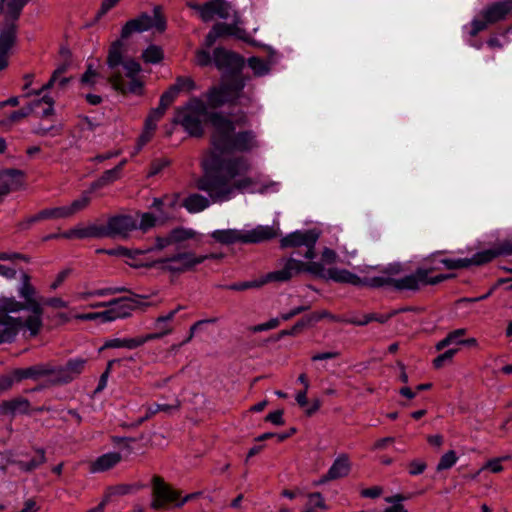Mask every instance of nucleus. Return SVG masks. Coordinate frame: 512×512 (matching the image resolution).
Returning <instances> with one entry per match:
<instances>
[{
    "mask_svg": "<svg viewBox=\"0 0 512 512\" xmlns=\"http://www.w3.org/2000/svg\"><path fill=\"white\" fill-rule=\"evenodd\" d=\"M404 499H405V497L401 494H396L394 496L387 497L385 499L386 502L393 503V505L386 508L384 511L385 512H407L406 509L404 508V506L400 503Z\"/></svg>",
    "mask_w": 512,
    "mask_h": 512,
    "instance_id": "47",
    "label": "nucleus"
},
{
    "mask_svg": "<svg viewBox=\"0 0 512 512\" xmlns=\"http://www.w3.org/2000/svg\"><path fill=\"white\" fill-rule=\"evenodd\" d=\"M177 94L181 91H191L195 88V82L191 77H177L175 84L171 86Z\"/></svg>",
    "mask_w": 512,
    "mask_h": 512,
    "instance_id": "45",
    "label": "nucleus"
},
{
    "mask_svg": "<svg viewBox=\"0 0 512 512\" xmlns=\"http://www.w3.org/2000/svg\"><path fill=\"white\" fill-rule=\"evenodd\" d=\"M202 21L209 22L215 16L221 19L231 17V5L226 0H210L203 4Z\"/></svg>",
    "mask_w": 512,
    "mask_h": 512,
    "instance_id": "18",
    "label": "nucleus"
},
{
    "mask_svg": "<svg viewBox=\"0 0 512 512\" xmlns=\"http://www.w3.org/2000/svg\"><path fill=\"white\" fill-rule=\"evenodd\" d=\"M351 470V463L349 457L346 454L339 455L327 471L325 475L321 477L319 483H326L332 480L340 479L349 474Z\"/></svg>",
    "mask_w": 512,
    "mask_h": 512,
    "instance_id": "21",
    "label": "nucleus"
},
{
    "mask_svg": "<svg viewBox=\"0 0 512 512\" xmlns=\"http://www.w3.org/2000/svg\"><path fill=\"white\" fill-rule=\"evenodd\" d=\"M163 50L161 47L157 45H150L146 50L142 53V59L146 63L156 64L159 63L163 59Z\"/></svg>",
    "mask_w": 512,
    "mask_h": 512,
    "instance_id": "38",
    "label": "nucleus"
},
{
    "mask_svg": "<svg viewBox=\"0 0 512 512\" xmlns=\"http://www.w3.org/2000/svg\"><path fill=\"white\" fill-rule=\"evenodd\" d=\"M213 29L217 33L218 37L229 36L234 34V26L226 23H216Z\"/></svg>",
    "mask_w": 512,
    "mask_h": 512,
    "instance_id": "61",
    "label": "nucleus"
},
{
    "mask_svg": "<svg viewBox=\"0 0 512 512\" xmlns=\"http://www.w3.org/2000/svg\"><path fill=\"white\" fill-rule=\"evenodd\" d=\"M278 235V228L261 225L249 231L238 229H223L215 230L210 234L215 242L222 245H232L235 243H261L274 239Z\"/></svg>",
    "mask_w": 512,
    "mask_h": 512,
    "instance_id": "5",
    "label": "nucleus"
},
{
    "mask_svg": "<svg viewBox=\"0 0 512 512\" xmlns=\"http://www.w3.org/2000/svg\"><path fill=\"white\" fill-rule=\"evenodd\" d=\"M127 291L128 290L125 287L102 288V289H97V290H94V291H91V292L82 293L80 295V298L85 300V299H87L88 297H91V296H107V295H113V294H116V293H122V292H127Z\"/></svg>",
    "mask_w": 512,
    "mask_h": 512,
    "instance_id": "42",
    "label": "nucleus"
},
{
    "mask_svg": "<svg viewBox=\"0 0 512 512\" xmlns=\"http://www.w3.org/2000/svg\"><path fill=\"white\" fill-rule=\"evenodd\" d=\"M27 0H1L0 14L3 25L0 30V70L8 65V52L16 41V21Z\"/></svg>",
    "mask_w": 512,
    "mask_h": 512,
    "instance_id": "4",
    "label": "nucleus"
},
{
    "mask_svg": "<svg viewBox=\"0 0 512 512\" xmlns=\"http://www.w3.org/2000/svg\"><path fill=\"white\" fill-rule=\"evenodd\" d=\"M153 27L159 32H163L166 29V19L162 14V7L159 5L153 8V16H150L147 13H142L137 18L126 22L121 30V37L125 39L132 33L144 32Z\"/></svg>",
    "mask_w": 512,
    "mask_h": 512,
    "instance_id": "7",
    "label": "nucleus"
},
{
    "mask_svg": "<svg viewBox=\"0 0 512 512\" xmlns=\"http://www.w3.org/2000/svg\"><path fill=\"white\" fill-rule=\"evenodd\" d=\"M123 67L126 71V76L129 78L135 77L141 71L140 64L135 60H127L123 62Z\"/></svg>",
    "mask_w": 512,
    "mask_h": 512,
    "instance_id": "54",
    "label": "nucleus"
},
{
    "mask_svg": "<svg viewBox=\"0 0 512 512\" xmlns=\"http://www.w3.org/2000/svg\"><path fill=\"white\" fill-rule=\"evenodd\" d=\"M488 25H490L489 22H487V19H484L482 17V19H473V21L471 22V31H470V36L472 37H475L479 32L485 30Z\"/></svg>",
    "mask_w": 512,
    "mask_h": 512,
    "instance_id": "55",
    "label": "nucleus"
},
{
    "mask_svg": "<svg viewBox=\"0 0 512 512\" xmlns=\"http://www.w3.org/2000/svg\"><path fill=\"white\" fill-rule=\"evenodd\" d=\"M209 122L213 128L210 142L211 150L202 159L203 175L196 180V188L210 195L214 203L229 201L234 192L244 191L254 184L246 177L251 165L244 156L225 157L223 153L250 152L259 147L257 134L253 130L236 132V126H244L248 119L245 115L236 121L219 112H211Z\"/></svg>",
    "mask_w": 512,
    "mask_h": 512,
    "instance_id": "1",
    "label": "nucleus"
},
{
    "mask_svg": "<svg viewBox=\"0 0 512 512\" xmlns=\"http://www.w3.org/2000/svg\"><path fill=\"white\" fill-rule=\"evenodd\" d=\"M205 257H198L193 252L177 253L171 257L157 261L156 263H165V269L173 273H182L192 270L195 266L203 263Z\"/></svg>",
    "mask_w": 512,
    "mask_h": 512,
    "instance_id": "13",
    "label": "nucleus"
},
{
    "mask_svg": "<svg viewBox=\"0 0 512 512\" xmlns=\"http://www.w3.org/2000/svg\"><path fill=\"white\" fill-rule=\"evenodd\" d=\"M511 11L512 0H504L487 6L481 11L480 15L484 19H487V22L491 25L504 20Z\"/></svg>",
    "mask_w": 512,
    "mask_h": 512,
    "instance_id": "19",
    "label": "nucleus"
},
{
    "mask_svg": "<svg viewBox=\"0 0 512 512\" xmlns=\"http://www.w3.org/2000/svg\"><path fill=\"white\" fill-rule=\"evenodd\" d=\"M91 201L89 192H84L80 198L75 199L70 205L66 206L69 217L73 216L77 212L85 209Z\"/></svg>",
    "mask_w": 512,
    "mask_h": 512,
    "instance_id": "39",
    "label": "nucleus"
},
{
    "mask_svg": "<svg viewBox=\"0 0 512 512\" xmlns=\"http://www.w3.org/2000/svg\"><path fill=\"white\" fill-rule=\"evenodd\" d=\"M53 369L52 363H38L26 368H16L13 370V375L16 379V382H21L25 379H31L34 381H38L42 378H52Z\"/></svg>",
    "mask_w": 512,
    "mask_h": 512,
    "instance_id": "15",
    "label": "nucleus"
},
{
    "mask_svg": "<svg viewBox=\"0 0 512 512\" xmlns=\"http://www.w3.org/2000/svg\"><path fill=\"white\" fill-rule=\"evenodd\" d=\"M343 321L348 324H352V325H356V326H365V325L369 324L370 322H372V316H371V313H369V314H364L360 317L352 316Z\"/></svg>",
    "mask_w": 512,
    "mask_h": 512,
    "instance_id": "57",
    "label": "nucleus"
},
{
    "mask_svg": "<svg viewBox=\"0 0 512 512\" xmlns=\"http://www.w3.org/2000/svg\"><path fill=\"white\" fill-rule=\"evenodd\" d=\"M283 410H276L274 412H270L266 415L265 421L270 422L277 426L284 425L285 421L283 419Z\"/></svg>",
    "mask_w": 512,
    "mask_h": 512,
    "instance_id": "62",
    "label": "nucleus"
},
{
    "mask_svg": "<svg viewBox=\"0 0 512 512\" xmlns=\"http://www.w3.org/2000/svg\"><path fill=\"white\" fill-rule=\"evenodd\" d=\"M282 271H283V268L281 270L273 271V272L266 274V276L260 280L233 283V284H229V285H223L221 287L224 289H227V290L244 291V290L251 289V288H259V287L263 286L264 284H266L268 282H272V281L286 282L287 280L278 279L277 276H274L275 274L281 273Z\"/></svg>",
    "mask_w": 512,
    "mask_h": 512,
    "instance_id": "23",
    "label": "nucleus"
},
{
    "mask_svg": "<svg viewBox=\"0 0 512 512\" xmlns=\"http://www.w3.org/2000/svg\"><path fill=\"white\" fill-rule=\"evenodd\" d=\"M210 201L214 202L210 196L207 198L201 194L193 193L183 200L182 206L190 213H198L208 208Z\"/></svg>",
    "mask_w": 512,
    "mask_h": 512,
    "instance_id": "26",
    "label": "nucleus"
},
{
    "mask_svg": "<svg viewBox=\"0 0 512 512\" xmlns=\"http://www.w3.org/2000/svg\"><path fill=\"white\" fill-rule=\"evenodd\" d=\"M320 234L315 229L305 231H295L280 240L282 248L288 247H301L306 248L304 257L306 259H313L315 257V245Z\"/></svg>",
    "mask_w": 512,
    "mask_h": 512,
    "instance_id": "9",
    "label": "nucleus"
},
{
    "mask_svg": "<svg viewBox=\"0 0 512 512\" xmlns=\"http://www.w3.org/2000/svg\"><path fill=\"white\" fill-rule=\"evenodd\" d=\"M67 70V65L63 64L61 66H59L52 74L51 78L49 79V81L42 86V88L38 91H35L34 94L35 95H41L45 90H48L50 89L51 87H53L55 84H58V86L60 88H64L68 82L70 81L69 78L67 77H61Z\"/></svg>",
    "mask_w": 512,
    "mask_h": 512,
    "instance_id": "30",
    "label": "nucleus"
},
{
    "mask_svg": "<svg viewBox=\"0 0 512 512\" xmlns=\"http://www.w3.org/2000/svg\"><path fill=\"white\" fill-rule=\"evenodd\" d=\"M44 221V217L41 211L34 215H30L26 218H24L22 221L17 223V228L19 231H26L29 230L33 225Z\"/></svg>",
    "mask_w": 512,
    "mask_h": 512,
    "instance_id": "44",
    "label": "nucleus"
},
{
    "mask_svg": "<svg viewBox=\"0 0 512 512\" xmlns=\"http://www.w3.org/2000/svg\"><path fill=\"white\" fill-rule=\"evenodd\" d=\"M426 467H427V465L424 461L413 460L408 465L409 474L412 476L420 475L425 471Z\"/></svg>",
    "mask_w": 512,
    "mask_h": 512,
    "instance_id": "59",
    "label": "nucleus"
},
{
    "mask_svg": "<svg viewBox=\"0 0 512 512\" xmlns=\"http://www.w3.org/2000/svg\"><path fill=\"white\" fill-rule=\"evenodd\" d=\"M301 272H308L316 277L333 280L337 283L371 288L389 287L396 291H418L422 286L435 285L449 278L444 274L430 277V270L423 268L401 277L402 266L399 263L389 264L380 272L379 276L361 278L346 269L333 267L326 270L319 262L304 263L294 258H289L283 271L274 276H277L278 279L290 280Z\"/></svg>",
    "mask_w": 512,
    "mask_h": 512,
    "instance_id": "2",
    "label": "nucleus"
},
{
    "mask_svg": "<svg viewBox=\"0 0 512 512\" xmlns=\"http://www.w3.org/2000/svg\"><path fill=\"white\" fill-rule=\"evenodd\" d=\"M177 96L178 94L176 93V91L172 87H170L161 95L159 106H161V108L167 109L174 102Z\"/></svg>",
    "mask_w": 512,
    "mask_h": 512,
    "instance_id": "50",
    "label": "nucleus"
},
{
    "mask_svg": "<svg viewBox=\"0 0 512 512\" xmlns=\"http://www.w3.org/2000/svg\"><path fill=\"white\" fill-rule=\"evenodd\" d=\"M507 459H509L508 456L491 459L485 464V466L482 469H489L493 473H500L501 471H503V466L501 462Z\"/></svg>",
    "mask_w": 512,
    "mask_h": 512,
    "instance_id": "56",
    "label": "nucleus"
},
{
    "mask_svg": "<svg viewBox=\"0 0 512 512\" xmlns=\"http://www.w3.org/2000/svg\"><path fill=\"white\" fill-rule=\"evenodd\" d=\"M24 173L17 169H7L0 172V198L23 184Z\"/></svg>",
    "mask_w": 512,
    "mask_h": 512,
    "instance_id": "20",
    "label": "nucleus"
},
{
    "mask_svg": "<svg viewBox=\"0 0 512 512\" xmlns=\"http://www.w3.org/2000/svg\"><path fill=\"white\" fill-rule=\"evenodd\" d=\"M71 272H72V270L70 268H66V269L60 271L57 274L55 280L50 285V289L51 290L58 289L63 284V282L68 278V276L71 274Z\"/></svg>",
    "mask_w": 512,
    "mask_h": 512,
    "instance_id": "64",
    "label": "nucleus"
},
{
    "mask_svg": "<svg viewBox=\"0 0 512 512\" xmlns=\"http://www.w3.org/2000/svg\"><path fill=\"white\" fill-rule=\"evenodd\" d=\"M122 460V456L118 452H109L99 456L90 464L92 473L104 472L115 467Z\"/></svg>",
    "mask_w": 512,
    "mask_h": 512,
    "instance_id": "24",
    "label": "nucleus"
},
{
    "mask_svg": "<svg viewBox=\"0 0 512 512\" xmlns=\"http://www.w3.org/2000/svg\"><path fill=\"white\" fill-rule=\"evenodd\" d=\"M41 212L44 220L69 218L66 206L45 208Z\"/></svg>",
    "mask_w": 512,
    "mask_h": 512,
    "instance_id": "43",
    "label": "nucleus"
},
{
    "mask_svg": "<svg viewBox=\"0 0 512 512\" xmlns=\"http://www.w3.org/2000/svg\"><path fill=\"white\" fill-rule=\"evenodd\" d=\"M4 414H27L30 409V402L23 397H17L9 401H4L0 406Z\"/></svg>",
    "mask_w": 512,
    "mask_h": 512,
    "instance_id": "27",
    "label": "nucleus"
},
{
    "mask_svg": "<svg viewBox=\"0 0 512 512\" xmlns=\"http://www.w3.org/2000/svg\"><path fill=\"white\" fill-rule=\"evenodd\" d=\"M98 76V73L93 69L92 65L89 64L86 72L81 77V83L93 86L95 84V78Z\"/></svg>",
    "mask_w": 512,
    "mask_h": 512,
    "instance_id": "63",
    "label": "nucleus"
},
{
    "mask_svg": "<svg viewBox=\"0 0 512 512\" xmlns=\"http://www.w3.org/2000/svg\"><path fill=\"white\" fill-rule=\"evenodd\" d=\"M213 62L219 70H228L230 75H223L218 85H214L205 93V99L212 109L224 105L234 106L242 104L246 97L244 87L245 78L239 73L244 60L238 54L224 48H216L213 52Z\"/></svg>",
    "mask_w": 512,
    "mask_h": 512,
    "instance_id": "3",
    "label": "nucleus"
},
{
    "mask_svg": "<svg viewBox=\"0 0 512 512\" xmlns=\"http://www.w3.org/2000/svg\"><path fill=\"white\" fill-rule=\"evenodd\" d=\"M33 111V106H32V103L26 107V108H22L18 111H14L11 113V115L9 116L8 118V121L13 123V122H17L25 117H27L31 112Z\"/></svg>",
    "mask_w": 512,
    "mask_h": 512,
    "instance_id": "60",
    "label": "nucleus"
},
{
    "mask_svg": "<svg viewBox=\"0 0 512 512\" xmlns=\"http://www.w3.org/2000/svg\"><path fill=\"white\" fill-rule=\"evenodd\" d=\"M108 304L114 320L129 317L133 310L130 300L125 297L111 300Z\"/></svg>",
    "mask_w": 512,
    "mask_h": 512,
    "instance_id": "29",
    "label": "nucleus"
},
{
    "mask_svg": "<svg viewBox=\"0 0 512 512\" xmlns=\"http://www.w3.org/2000/svg\"><path fill=\"white\" fill-rule=\"evenodd\" d=\"M42 103H45L47 105V107L43 109V116L51 115L54 111V100L51 97L44 95L40 100H37L32 103L33 109L35 107L40 106Z\"/></svg>",
    "mask_w": 512,
    "mask_h": 512,
    "instance_id": "53",
    "label": "nucleus"
},
{
    "mask_svg": "<svg viewBox=\"0 0 512 512\" xmlns=\"http://www.w3.org/2000/svg\"><path fill=\"white\" fill-rule=\"evenodd\" d=\"M23 328L21 317H12L6 313L0 314V344L11 343Z\"/></svg>",
    "mask_w": 512,
    "mask_h": 512,
    "instance_id": "16",
    "label": "nucleus"
},
{
    "mask_svg": "<svg viewBox=\"0 0 512 512\" xmlns=\"http://www.w3.org/2000/svg\"><path fill=\"white\" fill-rule=\"evenodd\" d=\"M177 96L178 94L176 93V91L172 87H170L161 95L159 106H161V108L167 109L174 102Z\"/></svg>",
    "mask_w": 512,
    "mask_h": 512,
    "instance_id": "51",
    "label": "nucleus"
},
{
    "mask_svg": "<svg viewBox=\"0 0 512 512\" xmlns=\"http://www.w3.org/2000/svg\"><path fill=\"white\" fill-rule=\"evenodd\" d=\"M19 296L25 300L26 309L32 313H39L41 303L36 299V288L31 284V277L27 273L21 275V285L18 289Z\"/></svg>",
    "mask_w": 512,
    "mask_h": 512,
    "instance_id": "17",
    "label": "nucleus"
},
{
    "mask_svg": "<svg viewBox=\"0 0 512 512\" xmlns=\"http://www.w3.org/2000/svg\"><path fill=\"white\" fill-rule=\"evenodd\" d=\"M126 163V160H122L117 166L112 169L106 170L103 174L90 185V191L101 189L105 186L110 185L114 181L118 180L121 175V171Z\"/></svg>",
    "mask_w": 512,
    "mask_h": 512,
    "instance_id": "25",
    "label": "nucleus"
},
{
    "mask_svg": "<svg viewBox=\"0 0 512 512\" xmlns=\"http://www.w3.org/2000/svg\"><path fill=\"white\" fill-rule=\"evenodd\" d=\"M26 309V306L23 302L16 300L14 297H0V314L6 313H16Z\"/></svg>",
    "mask_w": 512,
    "mask_h": 512,
    "instance_id": "34",
    "label": "nucleus"
},
{
    "mask_svg": "<svg viewBox=\"0 0 512 512\" xmlns=\"http://www.w3.org/2000/svg\"><path fill=\"white\" fill-rule=\"evenodd\" d=\"M171 333V329L167 328L164 331L161 332H155V333H149L143 336H137L134 338H113L108 339L105 341L103 346L100 348V350L108 349V348H126V349H136L142 345H144L146 342L160 339L165 335H168Z\"/></svg>",
    "mask_w": 512,
    "mask_h": 512,
    "instance_id": "14",
    "label": "nucleus"
},
{
    "mask_svg": "<svg viewBox=\"0 0 512 512\" xmlns=\"http://www.w3.org/2000/svg\"><path fill=\"white\" fill-rule=\"evenodd\" d=\"M62 125H53L50 127H38L34 130V133L38 136L45 137L48 135L59 136L62 134Z\"/></svg>",
    "mask_w": 512,
    "mask_h": 512,
    "instance_id": "49",
    "label": "nucleus"
},
{
    "mask_svg": "<svg viewBox=\"0 0 512 512\" xmlns=\"http://www.w3.org/2000/svg\"><path fill=\"white\" fill-rule=\"evenodd\" d=\"M208 107L211 108L206 100V103L197 97L189 100V102L182 108H178L174 123H179L185 131L194 137H201L204 134L203 118L207 117L209 120Z\"/></svg>",
    "mask_w": 512,
    "mask_h": 512,
    "instance_id": "6",
    "label": "nucleus"
},
{
    "mask_svg": "<svg viewBox=\"0 0 512 512\" xmlns=\"http://www.w3.org/2000/svg\"><path fill=\"white\" fill-rule=\"evenodd\" d=\"M180 407L181 401L179 399H175L173 404H154L147 408L144 419H149L158 412L171 413L172 411H178Z\"/></svg>",
    "mask_w": 512,
    "mask_h": 512,
    "instance_id": "37",
    "label": "nucleus"
},
{
    "mask_svg": "<svg viewBox=\"0 0 512 512\" xmlns=\"http://www.w3.org/2000/svg\"><path fill=\"white\" fill-rule=\"evenodd\" d=\"M86 364L87 360L84 358L69 359L63 366L52 364L53 374L50 384L64 385L72 382L84 371Z\"/></svg>",
    "mask_w": 512,
    "mask_h": 512,
    "instance_id": "10",
    "label": "nucleus"
},
{
    "mask_svg": "<svg viewBox=\"0 0 512 512\" xmlns=\"http://www.w3.org/2000/svg\"><path fill=\"white\" fill-rule=\"evenodd\" d=\"M466 334V329L460 328L456 329L452 332H450L444 339L439 341L436 344V349L438 351L444 349L445 347L455 344V345H461L463 342L462 337Z\"/></svg>",
    "mask_w": 512,
    "mask_h": 512,
    "instance_id": "36",
    "label": "nucleus"
},
{
    "mask_svg": "<svg viewBox=\"0 0 512 512\" xmlns=\"http://www.w3.org/2000/svg\"><path fill=\"white\" fill-rule=\"evenodd\" d=\"M458 352L457 348H451L445 351L444 353L438 355L433 360V365L435 368L439 369L443 367L447 362H451L455 354Z\"/></svg>",
    "mask_w": 512,
    "mask_h": 512,
    "instance_id": "46",
    "label": "nucleus"
},
{
    "mask_svg": "<svg viewBox=\"0 0 512 512\" xmlns=\"http://www.w3.org/2000/svg\"><path fill=\"white\" fill-rule=\"evenodd\" d=\"M43 307H40L39 313H32V315L28 316L25 321H23V327H25L31 336H36L39 334L42 328V315H43Z\"/></svg>",
    "mask_w": 512,
    "mask_h": 512,
    "instance_id": "35",
    "label": "nucleus"
},
{
    "mask_svg": "<svg viewBox=\"0 0 512 512\" xmlns=\"http://www.w3.org/2000/svg\"><path fill=\"white\" fill-rule=\"evenodd\" d=\"M170 239L172 240V244H180L187 240H197L199 241L201 236L198 232L191 228L185 227H177L172 229L170 232Z\"/></svg>",
    "mask_w": 512,
    "mask_h": 512,
    "instance_id": "32",
    "label": "nucleus"
},
{
    "mask_svg": "<svg viewBox=\"0 0 512 512\" xmlns=\"http://www.w3.org/2000/svg\"><path fill=\"white\" fill-rule=\"evenodd\" d=\"M458 457L454 450H449L446 452L442 457L440 458L438 464H437V471H443L450 469L452 466L455 465L457 462Z\"/></svg>",
    "mask_w": 512,
    "mask_h": 512,
    "instance_id": "41",
    "label": "nucleus"
},
{
    "mask_svg": "<svg viewBox=\"0 0 512 512\" xmlns=\"http://www.w3.org/2000/svg\"><path fill=\"white\" fill-rule=\"evenodd\" d=\"M106 225L108 238L126 239L138 228L137 219L131 215H114L108 218Z\"/></svg>",
    "mask_w": 512,
    "mask_h": 512,
    "instance_id": "12",
    "label": "nucleus"
},
{
    "mask_svg": "<svg viewBox=\"0 0 512 512\" xmlns=\"http://www.w3.org/2000/svg\"><path fill=\"white\" fill-rule=\"evenodd\" d=\"M156 218L150 213H144L141 217V221L138 224V228L146 232L148 229L155 226Z\"/></svg>",
    "mask_w": 512,
    "mask_h": 512,
    "instance_id": "58",
    "label": "nucleus"
},
{
    "mask_svg": "<svg viewBox=\"0 0 512 512\" xmlns=\"http://www.w3.org/2000/svg\"><path fill=\"white\" fill-rule=\"evenodd\" d=\"M248 64L254 73L258 76L264 75L268 72V67L261 58L251 57L248 59Z\"/></svg>",
    "mask_w": 512,
    "mask_h": 512,
    "instance_id": "48",
    "label": "nucleus"
},
{
    "mask_svg": "<svg viewBox=\"0 0 512 512\" xmlns=\"http://www.w3.org/2000/svg\"><path fill=\"white\" fill-rule=\"evenodd\" d=\"M152 496L151 507L158 510L168 503L177 501L180 497V492L174 490L162 477L155 475L152 478Z\"/></svg>",
    "mask_w": 512,
    "mask_h": 512,
    "instance_id": "11",
    "label": "nucleus"
},
{
    "mask_svg": "<svg viewBox=\"0 0 512 512\" xmlns=\"http://www.w3.org/2000/svg\"><path fill=\"white\" fill-rule=\"evenodd\" d=\"M320 316H305L302 319H300L298 322L295 323L293 327L289 330H283L281 332L282 335H296L300 330H302L304 327L309 326L313 322H317L318 318Z\"/></svg>",
    "mask_w": 512,
    "mask_h": 512,
    "instance_id": "40",
    "label": "nucleus"
},
{
    "mask_svg": "<svg viewBox=\"0 0 512 512\" xmlns=\"http://www.w3.org/2000/svg\"><path fill=\"white\" fill-rule=\"evenodd\" d=\"M500 253L511 254L512 253V244L504 243L501 245L500 251L496 250H485L476 253L472 258H459V259H443L441 262L448 269H461L467 268L471 265H483L494 258H496Z\"/></svg>",
    "mask_w": 512,
    "mask_h": 512,
    "instance_id": "8",
    "label": "nucleus"
},
{
    "mask_svg": "<svg viewBox=\"0 0 512 512\" xmlns=\"http://www.w3.org/2000/svg\"><path fill=\"white\" fill-rule=\"evenodd\" d=\"M98 252L106 253L108 255L123 256V257H128V258H133L134 257L133 254L140 253V251L132 252L129 249L124 248V247H118L116 249H110V250L101 249V250H98Z\"/></svg>",
    "mask_w": 512,
    "mask_h": 512,
    "instance_id": "52",
    "label": "nucleus"
},
{
    "mask_svg": "<svg viewBox=\"0 0 512 512\" xmlns=\"http://www.w3.org/2000/svg\"><path fill=\"white\" fill-rule=\"evenodd\" d=\"M109 83L112 87L121 93H134L139 94L142 91V82L135 77L131 78L130 82L126 84L122 75L119 72L110 73L108 77Z\"/></svg>",
    "mask_w": 512,
    "mask_h": 512,
    "instance_id": "22",
    "label": "nucleus"
},
{
    "mask_svg": "<svg viewBox=\"0 0 512 512\" xmlns=\"http://www.w3.org/2000/svg\"><path fill=\"white\" fill-rule=\"evenodd\" d=\"M122 47L123 43L121 40L114 41L110 46L107 57V64L111 69V73L119 72L116 69L119 65L123 64Z\"/></svg>",
    "mask_w": 512,
    "mask_h": 512,
    "instance_id": "31",
    "label": "nucleus"
},
{
    "mask_svg": "<svg viewBox=\"0 0 512 512\" xmlns=\"http://www.w3.org/2000/svg\"><path fill=\"white\" fill-rule=\"evenodd\" d=\"M34 451L36 452V456L33 457L30 461L17 460L15 461V465L23 472H32L39 468L46 462V452L44 448L35 447Z\"/></svg>",
    "mask_w": 512,
    "mask_h": 512,
    "instance_id": "28",
    "label": "nucleus"
},
{
    "mask_svg": "<svg viewBox=\"0 0 512 512\" xmlns=\"http://www.w3.org/2000/svg\"><path fill=\"white\" fill-rule=\"evenodd\" d=\"M86 238H108L105 224H90L80 227V239Z\"/></svg>",
    "mask_w": 512,
    "mask_h": 512,
    "instance_id": "33",
    "label": "nucleus"
}]
</instances>
